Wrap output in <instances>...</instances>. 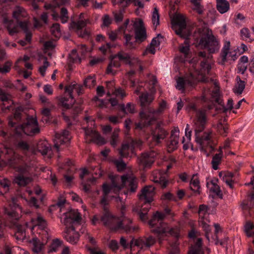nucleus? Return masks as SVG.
<instances>
[{"label": "nucleus", "instance_id": "1", "mask_svg": "<svg viewBox=\"0 0 254 254\" xmlns=\"http://www.w3.org/2000/svg\"><path fill=\"white\" fill-rule=\"evenodd\" d=\"M110 178L112 181L111 186H109L106 184L103 185L104 196L101 200V204L104 207V213L100 218L101 221L112 230L122 229L127 233L133 232L137 229V227L131 226V220L125 216L124 205H122L121 207L122 216L120 218L113 215L106 205L108 204L107 195L110 192L117 193L124 187L131 192H135L137 189L136 178L132 175H126L121 177L119 176H110Z\"/></svg>", "mask_w": 254, "mask_h": 254}, {"label": "nucleus", "instance_id": "2", "mask_svg": "<svg viewBox=\"0 0 254 254\" xmlns=\"http://www.w3.org/2000/svg\"><path fill=\"white\" fill-rule=\"evenodd\" d=\"M211 63L208 60L201 62L200 69L198 70L194 64H192L189 70V75L176 79V88L184 92L185 90L191 86L197 81L206 82L208 81L207 75L211 69Z\"/></svg>", "mask_w": 254, "mask_h": 254}, {"label": "nucleus", "instance_id": "3", "mask_svg": "<svg viewBox=\"0 0 254 254\" xmlns=\"http://www.w3.org/2000/svg\"><path fill=\"white\" fill-rule=\"evenodd\" d=\"M193 127L194 131L195 141L199 146L200 151L208 156L207 148L211 149L210 145L212 136V131L210 130H204L206 123L205 112L203 110L197 112L196 118L193 121Z\"/></svg>", "mask_w": 254, "mask_h": 254}, {"label": "nucleus", "instance_id": "4", "mask_svg": "<svg viewBox=\"0 0 254 254\" xmlns=\"http://www.w3.org/2000/svg\"><path fill=\"white\" fill-rule=\"evenodd\" d=\"M13 17L16 20L17 24L14 23L12 20H9L6 17H3V23L6 27L9 34L10 35L18 32V26H19L26 35L27 41L31 40L32 34L29 29L30 23L27 20L21 21L23 18L28 17V14L26 10L20 6H17L14 9L12 12Z\"/></svg>", "mask_w": 254, "mask_h": 254}, {"label": "nucleus", "instance_id": "5", "mask_svg": "<svg viewBox=\"0 0 254 254\" xmlns=\"http://www.w3.org/2000/svg\"><path fill=\"white\" fill-rule=\"evenodd\" d=\"M81 219V216L76 209H70L64 213L61 217V223L65 226L63 236L67 242L72 245L76 244L79 238V235L75 231L73 224L78 223Z\"/></svg>", "mask_w": 254, "mask_h": 254}, {"label": "nucleus", "instance_id": "6", "mask_svg": "<svg viewBox=\"0 0 254 254\" xmlns=\"http://www.w3.org/2000/svg\"><path fill=\"white\" fill-rule=\"evenodd\" d=\"M172 28L176 34L181 37L186 39L184 43L179 47L181 53L187 56L190 52V43L188 39L190 32L186 29V23L184 17L180 14L174 16L172 21Z\"/></svg>", "mask_w": 254, "mask_h": 254}, {"label": "nucleus", "instance_id": "7", "mask_svg": "<svg viewBox=\"0 0 254 254\" xmlns=\"http://www.w3.org/2000/svg\"><path fill=\"white\" fill-rule=\"evenodd\" d=\"M164 218V214L156 212L149 221V224L151 227L156 226L158 224L161 225L160 227H157L152 230L153 232L157 234L160 242L162 241V238L164 236H166L167 234H170L176 238H178L180 236V230L178 227L170 229L167 224L162 223V221Z\"/></svg>", "mask_w": 254, "mask_h": 254}, {"label": "nucleus", "instance_id": "8", "mask_svg": "<svg viewBox=\"0 0 254 254\" xmlns=\"http://www.w3.org/2000/svg\"><path fill=\"white\" fill-rule=\"evenodd\" d=\"M121 62L130 65L136 64L138 65L140 70L141 71L143 70V67L140 65V62L137 58L131 59L128 54L119 53L111 57L107 68V73L111 75L116 74L120 66Z\"/></svg>", "mask_w": 254, "mask_h": 254}, {"label": "nucleus", "instance_id": "9", "mask_svg": "<svg viewBox=\"0 0 254 254\" xmlns=\"http://www.w3.org/2000/svg\"><path fill=\"white\" fill-rule=\"evenodd\" d=\"M202 98L204 101H206L208 99L211 98L212 102H215L216 103L221 105L224 111L231 110L233 107V101L232 99H229L226 106H224V103L221 98L218 85L216 82L213 83L212 89L209 87H206L204 89Z\"/></svg>", "mask_w": 254, "mask_h": 254}, {"label": "nucleus", "instance_id": "10", "mask_svg": "<svg viewBox=\"0 0 254 254\" xmlns=\"http://www.w3.org/2000/svg\"><path fill=\"white\" fill-rule=\"evenodd\" d=\"M166 108V102L165 101H162L159 104L157 110H155L149 107L146 111L140 112L141 122L137 125V127L142 128L145 126L150 125L151 122L156 120L158 116L162 113Z\"/></svg>", "mask_w": 254, "mask_h": 254}, {"label": "nucleus", "instance_id": "11", "mask_svg": "<svg viewBox=\"0 0 254 254\" xmlns=\"http://www.w3.org/2000/svg\"><path fill=\"white\" fill-rule=\"evenodd\" d=\"M30 225L26 223L27 228H29L32 233H34L37 231V234L39 236H45L46 239H50L51 237L50 230L47 226V222L43 216L37 213L35 218H32L31 220Z\"/></svg>", "mask_w": 254, "mask_h": 254}, {"label": "nucleus", "instance_id": "12", "mask_svg": "<svg viewBox=\"0 0 254 254\" xmlns=\"http://www.w3.org/2000/svg\"><path fill=\"white\" fill-rule=\"evenodd\" d=\"M199 45L206 49L209 54H214L219 51L220 44L219 40L215 37L212 31L206 29L202 36Z\"/></svg>", "mask_w": 254, "mask_h": 254}, {"label": "nucleus", "instance_id": "13", "mask_svg": "<svg viewBox=\"0 0 254 254\" xmlns=\"http://www.w3.org/2000/svg\"><path fill=\"white\" fill-rule=\"evenodd\" d=\"M40 132L38 122L34 117H28L26 123L20 126H18L15 128V133L17 134H21L22 132L28 135H33Z\"/></svg>", "mask_w": 254, "mask_h": 254}, {"label": "nucleus", "instance_id": "14", "mask_svg": "<svg viewBox=\"0 0 254 254\" xmlns=\"http://www.w3.org/2000/svg\"><path fill=\"white\" fill-rule=\"evenodd\" d=\"M168 134V131L164 127L163 123H158L155 127L152 129L151 135L152 142L149 145L150 147H152L159 144L166 138Z\"/></svg>", "mask_w": 254, "mask_h": 254}, {"label": "nucleus", "instance_id": "15", "mask_svg": "<svg viewBox=\"0 0 254 254\" xmlns=\"http://www.w3.org/2000/svg\"><path fill=\"white\" fill-rule=\"evenodd\" d=\"M142 141L140 139H131L129 143H123L119 153L122 157H132L135 155V148L140 149Z\"/></svg>", "mask_w": 254, "mask_h": 254}, {"label": "nucleus", "instance_id": "16", "mask_svg": "<svg viewBox=\"0 0 254 254\" xmlns=\"http://www.w3.org/2000/svg\"><path fill=\"white\" fill-rule=\"evenodd\" d=\"M237 59L235 51L230 50V42L226 41L222 49L220 57L218 59V63L224 65L226 63L231 61H235Z\"/></svg>", "mask_w": 254, "mask_h": 254}, {"label": "nucleus", "instance_id": "17", "mask_svg": "<svg viewBox=\"0 0 254 254\" xmlns=\"http://www.w3.org/2000/svg\"><path fill=\"white\" fill-rule=\"evenodd\" d=\"M22 197L19 195L16 197H12L11 203L9 204V208H5L4 212L7 215L8 218L11 220H17L20 217L22 212L21 207L16 203L17 198Z\"/></svg>", "mask_w": 254, "mask_h": 254}, {"label": "nucleus", "instance_id": "18", "mask_svg": "<svg viewBox=\"0 0 254 254\" xmlns=\"http://www.w3.org/2000/svg\"><path fill=\"white\" fill-rule=\"evenodd\" d=\"M156 242L155 239L152 236L139 238L138 239H132L129 243V247L131 250L136 246L140 250H146L153 246Z\"/></svg>", "mask_w": 254, "mask_h": 254}, {"label": "nucleus", "instance_id": "19", "mask_svg": "<svg viewBox=\"0 0 254 254\" xmlns=\"http://www.w3.org/2000/svg\"><path fill=\"white\" fill-rule=\"evenodd\" d=\"M85 139L86 142H93L97 144H104L106 143L104 138L101 137L95 130L90 129L88 127L84 128Z\"/></svg>", "mask_w": 254, "mask_h": 254}, {"label": "nucleus", "instance_id": "20", "mask_svg": "<svg viewBox=\"0 0 254 254\" xmlns=\"http://www.w3.org/2000/svg\"><path fill=\"white\" fill-rule=\"evenodd\" d=\"M133 26L135 29L136 41L140 43L144 41L147 36L143 21L141 19L136 20L134 21Z\"/></svg>", "mask_w": 254, "mask_h": 254}, {"label": "nucleus", "instance_id": "21", "mask_svg": "<svg viewBox=\"0 0 254 254\" xmlns=\"http://www.w3.org/2000/svg\"><path fill=\"white\" fill-rule=\"evenodd\" d=\"M42 242L37 238H33L30 241L31 249L35 254H43L44 252V246L49 239H46L45 236H40Z\"/></svg>", "mask_w": 254, "mask_h": 254}, {"label": "nucleus", "instance_id": "22", "mask_svg": "<svg viewBox=\"0 0 254 254\" xmlns=\"http://www.w3.org/2000/svg\"><path fill=\"white\" fill-rule=\"evenodd\" d=\"M180 131L177 127H175L171 131L169 141L167 143V150L169 152L176 150L179 144V137Z\"/></svg>", "mask_w": 254, "mask_h": 254}, {"label": "nucleus", "instance_id": "23", "mask_svg": "<svg viewBox=\"0 0 254 254\" xmlns=\"http://www.w3.org/2000/svg\"><path fill=\"white\" fill-rule=\"evenodd\" d=\"M70 139L69 131L64 130L61 133H56L54 139L55 144L54 147L58 151H60V146L64 143H67Z\"/></svg>", "mask_w": 254, "mask_h": 254}, {"label": "nucleus", "instance_id": "24", "mask_svg": "<svg viewBox=\"0 0 254 254\" xmlns=\"http://www.w3.org/2000/svg\"><path fill=\"white\" fill-rule=\"evenodd\" d=\"M85 14L84 13H80L79 15V20L77 22H71L70 23L69 28L70 29H72L77 31L78 34L81 37H84L87 34V32H84L83 34L79 33V30L83 28L87 24H90V22L88 19L83 20L85 18Z\"/></svg>", "mask_w": 254, "mask_h": 254}, {"label": "nucleus", "instance_id": "25", "mask_svg": "<svg viewBox=\"0 0 254 254\" xmlns=\"http://www.w3.org/2000/svg\"><path fill=\"white\" fill-rule=\"evenodd\" d=\"M150 0H112L114 5H117L121 8H125L128 6L129 4L133 1L135 6L138 8H142L144 7V3L149 1Z\"/></svg>", "mask_w": 254, "mask_h": 254}, {"label": "nucleus", "instance_id": "26", "mask_svg": "<svg viewBox=\"0 0 254 254\" xmlns=\"http://www.w3.org/2000/svg\"><path fill=\"white\" fill-rule=\"evenodd\" d=\"M155 155L156 153L154 152L142 153L139 158V165L142 166L143 168L150 167L154 161V158Z\"/></svg>", "mask_w": 254, "mask_h": 254}, {"label": "nucleus", "instance_id": "27", "mask_svg": "<svg viewBox=\"0 0 254 254\" xmlns=\"http://www.w3.org/2000/svg\"><path fill=\"white\" fill-rule=\"evenodd\" d=\"M155 188L152 186L145 187L141 190L139 195V199L144 200L146 202H151L153 200V196L155 194Z\"/></svg>", "mask_w": 254, "mask_h": 254}, {"label": "nucleus", "instance_id": "28", "mask_svg": "<svg viewBox=\"0 0 254 254\" xmlns=\"http://www.w3.org/2000/svg\"><path fill=\"white\" fill-rule=\"evenodd\" d=\"M218 179L213 178V179L207 181L206 186L209 190L214 193L216 195L220 198L222 197V194L220 187L217 185Z\"/></svg>", "mask_w": 254, "mask_h": 254}, {"label": "nucleus", "instance_id": "29", "mask_svg": "<svg viewBox=\"0 0 254 254\" xmlns=\"http://www.w3.org/2000/svg\"><path fill=\"white\" fill-rule=\"evenodd\" d=\"M154 98L152 94L147 92L142 93L139 96V100L141 106L143 108L142 111H144L148 108V106L153 101Z\"/></svg>", "mask_w": 254, "mask_h": 254}, {"label": "nucleus", "instance_id": "30", "mask_svg": "<svg viewBox=\"0 0 254 254\" xmlns=\"http://www.w3.org/2000/svg\"><path fill=\"white\" fill-rule=\"evenodd\" d=\"M74 90H76V94L79 95L82 93V86L78 84L74 83L70 84L65 87V91L72 98V94L74 93Z\"/></svg>", "mask_w": 254, "mask_h": 254}, {"label": "nucleus", "instance_id": "31", "mask_svg": "<svg viewBox=\"0 0 254 254\" xmlns=\"http://www.w3.org/2000/svg\"><path fill=\"white\" fill-rule=\"evenodd\" d=\"M153 182L159 184L162 188H165L168 184V181L166 180L164 176H163L162 173L160 171L156 172L153 173Z\"/></svg>", "mask_w": 254, "mask_h": 254}, {"label": "nucleus", "instance_id": "32", "mask_svg": "<svg viewBox=\"0 0 254 254\" xmlns=\"http://www.w3.org/2000/svg\"><path fill=\"white\" fill-rule=\"evenodd\" d=\"M217 9L220 13H224L228 11L230 8L228 1L226 0H216Z\"/></svg>", "mask_w": 254, "mask_h": 254}, {"label": "nucleus", "instance_id": "33", "mask_svg": "<svg viewBox=\"0 0 254 254\" xmlns=\"http://www.w3.org/2000/svg\"><path fill=\"white\" fill-rule=\"evenodd\" d=\"M37 149L43 155L47 154L50 150V145L46 140H41L38 142Z\"/></svg>", "mask_w": 254, "mask_h": 254}, {"label": "nucleus", "instance_id": "34", "mask_svg": "<svg viewBox=\"0 0 254 254\" xmlns=\"http://www.w3.org/2000/svg\"><path fill=\"white\" fill-rule=\"evenodd\" d=\"M0 254H29L25 250L19 247H13L10 248L8 247H5L3 253H0Z\"/></svg>", "mask_w": 254, "mask_h": 254}, {"label": "nucleus", "instance_id": "35", "mask_svg": "<svg viewBox=\"0 0 254 254\" xmlns=\"http://www.w3.org/2000/svg\"><path fill=\"white\" fill-rule=\"evenodd\" d=\"M192 9L198 14H201L204 11V8L201 3V0H190Z\"/></svg>", "mask_w": 254, "mask_h": 254}, {"label": "nucleus", "instance_id": "36", "mask_svg": "<svg viewBox=\"0 0 254 254\" xmlns=\"http://www.w3.org/2000/svg\"><path fill=\"white\" fill-rule=\"evenodd\" d=\"M199 225L202 227L205 231V235L208 240L209 241V233L210 232V228L209 225L208 224L209 222L208 217L205 218H201L199 221Z\"/></svg>", "mask_w": 254, "mask_h": 254}, {"label": "nucleus", "instance_id": "37", "mask_svg": "<svg viewBox=\"0 0 254 254\" xmlns=\"http://www.w3.org/2000/svg\"><path fill=\"white\" fill-rule=\"evenodd\" d=\"M190 188L193 191L198 193H200L199 181L197 175H193L190 181Z\"/></svg>", "mask_w": 254, "mask_h": 254}, {"label": "nucleus", "instance_id": "38", "mask_svg": "<svg viewBox=\"0 0 254 254\" xmlns=\"http://www.w3.org/2000/svg\"><path fill=\"white\" fill-rule=\"evenodd\" d=\"M63 242L59 239H54L49 248V252H56L58 251L62 246Z\"/></svg>", "mask_w": 254, "mask_h": 254}, {"label": "nucleus", "instance_id": "39", "mask_svg": "<svg viewBox=\"0 0 254 254\" xmlns=\"http://www.w3.org/2000/svg\"><path fill=\"white\" fill-rule=\"evenodd\" d=\"M70 100L69 98H67L64 96H62L59 98L60 104L65 109H69L72 105L74 101L73 100V97L72 98L69 96Z\"/></svg>", "mask_w": 254, "mask_h": 254}, {"label": "nucleus", "instance_id": "40", "mask_svg": "<svg viewBox=\"0 0 254 254\" xmlns=\"http://www.w3.org/2000/svg\"><path fill=\"white\" fill-rule=\"evenodd\" d=\"M201 239L198 238L195 245L191 247L188 254H203L201 249Z\"/></svg>", "mask_w": 254, "mask_h": 254}, {"label": "nucleus", "instance_id": "41", "mask_svg": "<svg viewBox=\"0 0 254 254\" xmlns=\"http://www.w3.org/2000/svg\"><path fill=\"white\" fill-rule=\"evenodd\" d=\"M31 179L29 177H25L22 175L15 177L14 182L20 186H25L31 182Z\"/></svg>", "mask_w": 254, "mask_h": 254}, {"label": "nucleus", "instance_id": "42", "mask_svg": "<svg viewBox=\"0 0 254 254\" xmlns=\"http://www.w3.org/2000/svg\"><path fill=\"white\" fill-rule=\"evenodd\" d=\"M237 83L235 85L233 91L235 94H241L245 89V84L244 81L241 80L239 77H237Z\"/></svg>", "mask_w": 254, "mask_h": 254}, {"label": "nucleus", "instance_id": "43", "mask_svg": "<svg viewBox=\"0 0 254 254\" xmlns=\"http://www.w3.org/2000/svg\"><path fill=\"white\" fill-rule=\"evenodd\" d=\"M69 3V0H53L52 4H46L45 8L47 9L51 8L52 7L66 5Z\"/></svg>", "mask_w": 254, "mask_h": 254}, {"label": "nucleus", "instance_id": "44", "mask_svg": "<svg viewBox=\"0 0 254 254\" xmlns=\"http://www.w3.org/2000/svg\"><path fill=\"white\" fill-rule=\"evenodd\" d=\"M160 15L157 7H154L151 14V20L153 26L156 28L159 25Z\"/></svg>", "mask_w": 254, "mask_h": 254}, {"label": "nucleus", "instance_id": "45", "mask_svg": "<svg viewBox=\"0 0 254 254\" xmlns=\"http://www.w3.org/2000/svg\"><path fill=\"white\" fill-rule=\"evenodd\" d=\"M10 182L6 179L0 181V194H3L9 190Z\"/></svg>", "mask_w": 254, "mask_h": 254}, {"label": "nucleus", "instance_id": "46", "mask_svg": "<svg viewBox=\"0 0 254 254\" xmlns=\"http://www.w3.org/2000/svg\"><path fill=\"white\" fill-rule=\"evenodd\" d=\"M241 36L243 40L248 41V42H252L254 40V39L251 38L250 31L247 28H243L240 31Z\"/></svg>", "mask_w": 254, "mask_h": 254}, {"label": "nucleus", "instance_id": "47", "mask_svg": "<svg viewBox=\"0 0 254 254\" xmlns=\"http://www.w3.org/2000/svg\"><path fill=\"white\" fill-rule=\"evenodd\" d=\"M43 60V64L39 67V71L42 76H44L47 68L50 66L49 63L47 61V58L43 57L41 58Z\"/></svg>", "mask_w": 254, "mask_h": 254}, {"label": "nucleus", "instance_id": "48", "mask_svg": "<svg viewBox=\"0 0 254 254\" xmlns=\"http://www.w3.org/2000/svg\"><path fill=\"white\" fill-rule=\"evenodd\" d=\"M51 31L52 34L56 38H59L61 36V31L58 23L53 24L51 28Z\"/></svg>", "mask_w": 254, "mask_h": 254}, {"label": "nucleus", "instance_id": "49", "mask_svg": "<svg viewBox=\"0 0 254 254\" xmlns=\"http://www.w3.org/2000/svg\"><path fill=\"white\" fill-rule=\"evenodd\" d=\"M119 129L118 128H116L114 130L111 136V138L110 140V144L114 147H115L118 143L119 142Z\"/></svg>", "mask_w": 254, "mask_h": 254}, {"label": "nucleus", "instance_id": "50", "mask_svg": "<svg viewBox=\"0 0 254 254\" xmlns=\"http://www.w3.org/2000/svg\"><path fill=\"white\" fill-rule=\"evenodd\" d=\"M221 158L222 154L221 153L219 154H216L213 156L211 162L212 166L213 169L215 170L218 169V165L221 160Z\"/></svg>", "mask_w": 254, "mask_h": 254}, {"label": "nucleus", "instance_id": "51", "mask_svg": "<svg viewBox=\"0 0 254 254\" xmlns=\"http://www.w3.org/2000/svg\"><path fill=\"white\" fill-rule=\"evenodd\" d=\"M245 231L248 237L254 236V225L250 222L247 223L245 226Z\"/></svg>", "mask_w": 254, "mask_h": 254}, {"label": "nucleus", "instance_id": "52", "mask_svg": "<svg viewBox=\"0 0 254 254\" xmlns=\"http://www.w3.org/2000/svg\"><path fill=\"white\" fill-rule=\"evenodd\" d=\"M208 207L207 206L202 204L199 206L198 213L200 216V218L208 217L209 215L207 213Z\"/></svg>", "mask_w": 254, "mask_h": 254}, {"label": "nucleus", "instance_id": "53", "mask_svg": "<svg viewBox=\"0 0 254 254\" xmlns=\"http://www.w3.org/2000/svg\"><path fill=\"white\" fill-rule=\"evenodd\" d=\"M70 60L74 63H80V59L77 54V51L76 49L72 50L71 53L69 54Z\"/></svg>", "mask_w": 254, "mask_h": 254}, {"label": "nucleus", "instance_id": "54", "mask_svg": "<svg viewBox=\"0 0 254 254\" xmlns=\"http://www.w3.org/2000/svg\"><path fill=\"white\" fill-rule=\"evenodd\" d=\"M84 84L85 86L88 88H91L95 85L96 80L94 77L88 76L85 79Z\"/></svg>", "mask_w": 254, "mask_h": 254}, {"label": "nucleus", "instance_id": "55", "mask_svg": "<svg viewBox=\"0 0 254 254\" xmlns=\"http://www.w3.org/2000/svg\"><path fill=\"white\" fill-rule=\"evenodd\" d=\"M122 109L126 114L133 113L134 112V106L130 103H128L126 106L123 105L122 106Z\"/></svg>", "mask_w": 254, "mask_h": 254}, {"label": "nucleus", "instance_id": "56", "mask_svg": "<svg viewBox=\"0 0 254 254\" xmlns=\"http://www.w3.org/2000/svg\"><path fill=\"white\" fill-rule=\"evenodd\" d=\"M60 18L63 23H66L68 20L67 10L64 7H62L61 9Z\"/></svg>", "mask_w": 254, "mask_h": 254}, {"label": "nucleus", "instance_id": "57", "mask_svg": "<svg viewBox=\"0 0 254 254\" xmlns=\"http://www.w3.org/2000/svg\"><path fill=\"white\" fill-rule=\"evenodd\" d=\"M15 236L18 240H24L26 238L25 231L22 229L21 226H18Z\"/></svg>", "mask_w": 254, "mask_h": 254}, {"label": "nucleus", "instance_id": "58", "mask_svg": "<svg viewBox=\"0 0 254 254\" xmlns=\"http://www.w3.org/2000/svg\"><path fill=\"white\" fill-rule=\"evenodd\" d=\"M86 248L90 254H105L104 253L97 247L92 248L89 246H87Z\"/></svg>", "mask_w": 254, "mask_h": 254}, {"label": "nucleus", "instance_id": "59", "mask_svg": "<svg viewBox=\"0 0 254 254\" xmlns=\"http://www.w3.org/2000/svg\"><path fill=\"white\" fill-rule=\"evenodd\" d=\"M114 163L120 171L123 170L126 166V163L122 159H116L114 160Z\"/></svg>", "mask_w": 254, "mask_h": 254}, {"label": "nucleus", "instance_id": "60", "mask_svg": "<svg viewBox=\"0 0 254 254\" xmlns=\"http://www.w3.org/2000/svg\"><path fill=\"white\" fill-rule=\"evenodd\" d=\"M96 104L101 108H106L109 101L107 100L99 99L97 97H95Z\"/></svg>", "mask_w": 254, "mask_h": 254}, {"label": "nucleus", "instance_id": "61", "mask_svg": "<svg viewBox=\"0 0 254 254\" xmlns=\"http://www.w3.org/2000/svg\"><path fill=\"white\" fill-rule=\"evenodd\" d=\"M42 114L43 115L42 121L46 123L49 121V117L50 115V110L48 108H44L42 111Z\"/></svg>", "mask_w": 254, "mask_h": 254}, {"label": "nucleus", "instance_id": "62", "mask_svg": "<svg viewBox=\"0 0 254 254\" xmlns=\"http://www.w3.org/2000/svg\"><path fill=\"white\" fill-rule=\"evenodd\" d=\"M25 201L27 202L29 205L31 207H34L36 208H39V205L38 204L37 200L35 197H31L29 200L24 198Z\"/></svg>", "mask_w": 254, "mask_h": 254}, {"label": "nucleus", "instance_id": "63", "mask_svg": "<svg viewBox=\"0 0 254 254\" xmlns=\"http://www.w3.org/2000/svg\"><path fill=\"white\" fill-rule=\"evenodd\" d=\"M11 67V63L9 62L6 63L2 67H0V72L5 73L9 71Z\"/></svg>", "mask_w": 254, "mask_h": 254}, {"label": "nucleus", "instance_id": "64", "mask_svg": "<svg viewBox=\"0 0 254 254\" xmlns=\"http://www.w3.org/2000/svg\"><path fill=\"white\" fill-rule=\"evenodd\" d=\"M114 17L117 22L121 21L123 18V10H120L119 11L114 13Z\"/></svg>", "mask_w": 254, "mask_h": 254}]
</instances>
